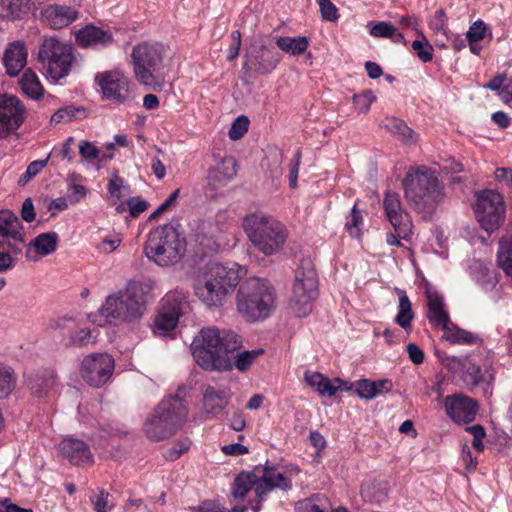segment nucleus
Returning <instances> with one entry per match:
<instances>
[{
    "instance_id": "obj_57",
    "label": "nucleus",
    "mask_w": 512,
    "mask_h": 512,
    "mask_svg": "<svg viewBox=\"0 0 512 512\" xmlns=\"http://www.w3.org/2000/svg\"><path fill=\"white\" fill-rule=\"evenodd\" d=\"M190 447V442L185 440L176 441L173 446L165 453V457L169 460L178 459L184 452H186Z\"/></svg>"
},
{
    "instance_id": "obj_45",
    "label": "nucleus",
    "mask_w": 512,
    "mask_h": 512,
    "mask_svg": "<svg viewBox=\"0 0 512 512\" xmlns=\"http://www.w3.org/2000/svg\"><path fill=\"white\" fill-rule=\"evenodd\" d=\"M363 224V215L360 210L357 209V203L353 206L350 215L347 217L345 227L348 233L359 239L362 235L361 225Z\"/></svg>"
},
{
    "instance_id": "obj_59",
    "label": "nucleus",
    "mask_w": 512,
    "mask_h": 512,
    "mask_svg": "<svg viewBox=\"0 0 512 512\" xmlns=\"http://www.w3.org/2000/svg\"><path fill=\"white\" fill-rule=\"evenodd\" d=\"M388 127L391 132L401 135L404 139H410L412 137L413 130L400 119H392Z\"/></svg>"
},
{
    "instance_id": "obj_14",
    "label": "nucleus",
    "mask_w": 512,
    "mask_h": 512,
    "mask_svg": "<svg viewBox=\"0 0 512 512\" xmlns=\"http://www.w3.org/2000/svg\"><path fill=\"white\" fill-rule=\"evenodd\" d=\"M256 471L259 475V482L256 486L258 502L251 505L254 512H258L261 509V502L264 501L274 489L283 491L292 489L291 477L278 466L258 465L256 466Z\"/></svg>"
},
{
    "instance_id": "obj_36",
    "label": "nucleus",
    "mask_w": 512,
    "mask_h": 512,
    "mask_svg": "<svg viewBox=\"0 0 512 512\" xmlns=\"http://www.w3.org/2000/svg\"><path fill=\"white\" fill-rule=\"evenodd\" d=\"M236 173L235 159L232 157L225 158L219 167L209 170L208 180L210 182H217L218 185H224L230 181Z\"/></svg>"
},
{
    "instance_id": "obj_61",
    "label": "nucleus",
    "mask_w": 512,
    "mask_h": 512,
    "mask_svg": "<svg viewBox=\"0 0 512 512\" xmlns=\"http://www.w3.org/2000/svg\"><path fill=\"white\" fill-rule=\"evenodd\" d=\"M74 326H75V321L72 318H66V317L52 319L49 322V328L52 330L71 331Z\"/></svg>"
},
{
    "instance_id": "obj_18",
    "label": "nucleus",
    "mask_w": 512,
    "mask_h": 512,
    "mask_svg": "<svg viewBox=\"0 0 512 512\" xmlns=\"http://www.w3.org/2000/svg\"><path fill=\"white\" fill-rule=\"evenodd\" d=\"M242 69L249 76L254 73L257 75H268L272 73L281 61V55L266 45L254 47L244 54Z\"/></svg>"
},
{
    "instance_id": "obj_42",
    "label": "nucleus",
    "mask_w": 512,
    "mask_h": 512,
    "mask_svg": "<svg viewBox=\"0 0 512 512\" xmlns=\"http://www.w3.org/2000/svg\"><path fill=\"white\" fill-rule=\"evenodd\" d=\"M85 110L82 107L69 105L58 109L51 117V123L58 124L61 122H70L80 119L84 115Z\"/></svg>"
},
{
    "instance_id": "obj_52",
    "label": "nucleus",
    "mask_w": 512,
    "mask_h": 512,
    "mask_svg": "<svg viewBox=\"0 0 512 512\" xmlns=\"http://www.w3.org/2000/svg\"><path fill=\"white\" fill-rule=\"evenodd\" d=\"M7 239L8 240L6 242L5 251L10 253L13 257L21 254L25 246L24 237L21 233V230L15 234L10 235L9 237H7Z\"/></svg>"
},
{
    "instance_id": "obj_56",
    "label": "nucleus",
    "mask_w": 512,
    "mask_h": 512,
    "mask_svg": "<svg viewBox=\"0 0 512 512\" xmlns=\"http://www.w3.org/2000/svg\"><path fill=\"white\" fill-rule=\"evenodd\" d=\"M467 430L472 434L473 441L472 446L477 452H482L484 450L483 438L486 435L485 429L479 425H473L468 427Z\"/></svg>"
},
{
    "instance_id": "obj_5",
    "label": "nucleus",
    "mask_w": 512,
    "mask_h": 512,
    "mask_svg": "<svg viewBox=\"0 0 512 512\" xmlns=\"http://www.w3.org/2000/svg\"><path fill=\"white\" fill-rule=\"evenodd\" d=\"M179 388L176 395L165 397L154 409L144 424L146 436L153 441H161L174 435L184 424L188 407Z\"/></svg>"
},
{
    "instance_id": "obj_40",
    "label": "nucleus",
    "mask_w": 512,
    "mask_h": 512,
    "mask_svg": "<svg viewBox=\"0 0 512 512\" xmlns=\"http://www.w3.org/2000/svg\"><path fill=\"white\" fill-rule=\"evenodd\" d=\"M17 383V376L14 370L0 363V400L8 398L14 391Z\"/></svg>"
},
{
    "instance_id": "obj_2",
    "label": "nucleus",
    "mask_w": 512,
    "mask_h": 512,
    "mask_svg": "<svg viewBox=\"0 0 512 512\" xmlns=\"http://www.w3.org/2000/svg\"><path fill=\"white\" fill-rule=\"evenodd\" d=\"M402 185L407 201L417 212L433 213L445 197L437 171L426 165L409 167Z\"/></svg>"
},
{
    "instance_id": "obj_21",
    "label": "nucleus",
    "mask_w": 512,
    "mask_h": 512,
    "mask_svg": "<svg viewBox=\"0 0 512 512\" xmlns=\"http://www.w3.org/2000/svg\"><path fill=\"white\" fill-rule=\"evenodd\" d=\"M444 408L452 421L467 424L474 421L479 405L469 396L454 393L444 398Z\"/></svg>"
},
{
    "instance_id": "obj_32",
    "label": "nucleus",
    "mask_w": 512,
    "mask_h": 512,
    "mask_svg": "<svg viewBox=\"0 0 512 512\" xmlns=\"http://www.w3.org/2000/svg\"><path fill=\"white\" fill-rule=\"evenodd\" d=\"M259 482V475L256 466L253 471H242L239 473L232 484L231 495L234 498H243L252 488L256 492V486Z\"/></svg>"
},
{
    "instance_id": "obj_24",
    "label": "nucleus",
    "mask_w": 512,
    "mask_h": 512,
    "mask_svg": "<svg viewBox=\"0 0 512 512\" xmlns=\"http://www.w3.org/2000/svg\"><path fill=\"white\" fill-rule=\"evenodd\" d=\"M60 452L73 465L85 466L94 462L89 445L79 439H63L60 443Z\"/></svg>"
},
{
    "instance_id": "obj_29",
    "label": "nucleus",
    "mask_w": 512,
    "mask_h": 512,
    "mask_svg": "<svg viewBox=\"0 0 512 512\" xmlns=\"http://www.w3.org/2000/svg\"><path fill=\"white\" fill-rule=\"evenodd\" d=\"M55 384V374L52 370H42L30 374L27 386L31 393L38 398L44 397Z\"/></svg>"
},
{
    "instance_id": "obj_38",
    "label": "nucleus",
    "mask_w": 512,
    "mask_h": 512,
    "mask_svg": "<svg viewBox=\"0 0 512 512\" xmlns=\"http://www.w3.org/2000/svg\"><path fill=\"white\" fill-rule=\"evenodd\" d=\"M295 510L296 512H332L328 499L322 495H313L298 501Z\"/></svg>"
},
{
    "instance_id": "obj_9",
    "label": "nucleus",
    "mask_w": 512,
    "mask_h": 512,
    "mask_svg": "<svg viewBox=\"0 0 512 512\" xmlns=\"http://www.w3.org/2000/svg\"><path fill=\"white\" fill-rule=\"evenodd\" d=\"M75 61L73 46L57 37H45L39 45L37 62L42 72L54 81L67 77Z\"/></svg>"
},
{
    "instance_id": "obj_31",
    "label": "nucleus",
    "mask_w": 512,
    "mask_h": 512,
    "mask_svg": "<svg viewBox=\"0 0 512 512\" xmlns=\"http://www.w3.org/2000/svg\"><path fill=\"white\" fill-rule=\"evenodd\" d=\"M304 380L308 386L316 388L321 396L332 397L339 390V387L334 384V379L330 380L320 372L306 371Z\"/></svg>"
},
{
    "instance_id": "obj_10",
    "label": "nucleus",
    "mask_w": 512,
    "mask_h": 512,
    "mask_svg": "<svg viewBox=\"0 0 512 512\" xmlns=\"http://www.w3.org/2000/svg\"><path fill=\"white\" fill-rule=\"evenodd\" d=\"M318 296V277L310 261H302L295 271L290 298V308L297 317H305L312 311V301Z\"/></svg>"
},
{
    "instance_id": "obj_6",
    "label": "nucleus",
    "mask_w": 512,
    "mask_h": 512,
    "mask_svg": "<svg viewBox=\"0 0 512 512\" xmlns=\"http://www.w3.org/2000/svg\"><path fill=\"white\" fill-rule=\"evenodd\" d=\"M275 307V291L267 279L250 277L241 283L237 293V310L248 322L270 316Z\"/></svg>"
},
{
    "instance_id": "obj_41",
    "label": "nucleus",
    "mask_w": 512,
    "mask_h": 512,
    "mask_svg": "<svg viewBox=\"0 0 512 512\" xmlns=\"http://www.w3.org/2000/svg\"><path fill=\"white\" fill-rule=\"evenodd\" d=\"M22 228L19 218L12 211H0V236L7 238L22 230Z\"/></svg>"
},
{
    "instance_id": "obj_30",
    "label": "nucleus",
    "mask_w": 512,
    "mask_h": 512,
    "mask_svg": "<svg viewBox=\"0 0 512 512\" xmlns=\"http://www.w3.org/2000/svg\"><path fill=\"white\" fill-rule=\"evenodd\" d=\"M442 339L453 345H474L482 341L479 335L460 328L454 322L443 330Z\"/></svg>"
},
{
    "instance_id": "obj_8",
    "label": "nucleus",
    "mask_w": 512,
    "mask_h": 512,
    "mask_svg": "<svg viewBox=\"0 0 512 512\" xmlns=\"http://www.w3.org/2000/svg\"><path fill=\"white\" fill-rule=\"evenodd\" d=\"M239 272L234 267L220 263L212 264L202 279L194 286L196 296L207 306L219 307L226 296L238 285Z\"/></svg>"
},
{
    "instance_id": "obj_35",
    "label": "nucleus",
    "mask_w": 512,
    "mask_h": 512,
    "mask_svg": "<svg viewBox=\"0 0 512 512\" xmlns=\"http://www.w3.org/2000/svg\"><path fill=\"white\" fill-rule=\"evenodd\" d=\"M19 85L22 92L31 99H39L44 94V88L32 69H26L22 74Z\"/></svg>"
},
{
    "instance_id": "obj_28",
    "label": "nucleus",
    "mask_w": 512,
    "mask_h": 512,
    "mask_svg": "<svg viewBox=\"0 0 512 512\" xmlns=\"http://www.w3.org/2000/svg\"><path fill=\"white\" fill-rule=\"evenodd\" d=\"M34 6V0H0L1 18L17 21L27 16Z\"/></svg>"
},
{
    "instance_id": "obj_16",
    "label": "nucleus",
    "mask_w": 512,
    "mask_h": 512,
    "mask_svg": "<svg viewBox=\"0 0 512 512\" xmlns=\"http://www.w3.org/2000/svg\"><path fill=\"white\" fill-rule=\"evenodd\" d=\"M114 359L107 353L87 355L81 363V376L84 381L95 388L105 385L114 372Z\"/></svg>"
},
{
    "instance_id": "obj_63",
    "label": "nucleus",
    "mask_w": 512,
    "mask_h": 512,
    "mask_svg": "<svg viewBox=\"0 0 512 512\" xmlns=\"http://www.w3.org/2000/svg\"><path fill=\"white\" fill-rule=\"evenodd\" d=\"M21 217L24 221L30 223L35 217V209L31 198H26L22 204Z\"/></svg>"
},
{
    "instance_id": "obj_22",
    "label": "nucleus",
    "mask_w": 512,
    "mask_h": 512,
    "mask_svg": "<svg viewBox=\"0 0 512 512\" xmlns=\"http://www.w3.org/2000/svg\"><path fill=\"white\" fill-rule=\"evenodd\" d=\"M427 314L429 324L439 330L451 325L450 314L446 308L443 296L432 287L426 288Z\"/></svg>"
},
{
    "instance_id": "obj_51",
    "label": "nucleus",
    "mask_w": 512,
    "mask_h": 512,
    "mask_svg": "<svg viewBox=\"0 0 512 512\" xmlns=\"http://www.w3.org/2000/svg\"><path fill=\"white\" fill-rule=\"evenodd\" d=\"M395 26L386 21L376 22L371 25L369 33L375 38H389L394 34Z\"/></svg>"
},
{
    "instance_id": "obj_55",
    "label": "nucleus",
    "mask_w": 512,
    "mask_h": 512,
    "mask_svg": "<svg viewBox=\"0 0 512 512\" xmlns=\"http://www.w3.org/2000/svg\"><path fill=\"white\" fill-rule=\"evenodd\" d=\"M79 154L87 161H93L100 157V150L91 142L82 140L79 144Z\"/></svg>"
},
{
    "instance_id": "obj_17",
    "label": "nucleus",
    "mask_w": 512,
    "mask_h": 512,
    "mask_svg": "<svg viewBox=\"0 0 512 512\" xmlns=\"http://www.w3.org/2000/svg\"><path fill=\"white\" fill-rule=\"evenodd\" d=\"M26 118V109L14 95L0 94V139L15 134Z\"/></svg>"
},
{
    "instance_id": "obj_58",
    "label": "nucleus",
    "mask_w": 512,
    "mask_h": 512,
    "mask_svg": "<svg viewBox=\"0 0 512 512\" xmlns=\"http://www.w3.org/2000/svg\"><path fill=\"white\" fill-rule=\"evenodd\" d=\"M241 38H242V36H241V32L239 30H235L231 33L232 42L228 49V54H227L228 61H230V62L234 61L238 57L240 49H241V43H242Z\"/></svg>"
},
{
    "instance_id": "obj_64",
    "label": "nucleus",
    "mask_w": 512,
    "mask_h": 512,
    "mask_svg": "<svg viewBox=\"0 0 512 512\" xmlns=\"http://www.w3.org/2000/svg\"><path fill=\"white\" fill-rule=\"evenodd\" d=\"M495 174V179L508 186V187H512V169L511 168H504V167H501V168H497L494 172Z\"/></svg>"
},
{
    "instance_id": "obj_47",
    "label": "nucleus",
    "mask_w": 512,
    "mask_h": 512,
    "mask_svg": "<svg viewBox=\"0 0 512 512\" xmlns=\"http://www.w3.org/2000/svg\"><path fill=\"white\" fill-rule=\"evenodd\" d=\"M412 49L423 63L430 62L433 59L434 49L427 40H414L412 42Z\"/></svg>"
},
{
    "instance_id": "obj_20",
    "label": "nucleus",
    "mask_w": 512,
    "mask_h": 512,
    "mask_svg": "<svg viewBox=\"0 0 512 512\" xmlns=\"http://www.w3.org/2000/svg\"><path fill=\"white\" fill-rule=\"evenodd\" d=\"M383 207L386 217L398 236L408 240L412 234V223L409 215L402 208L399 194L387 191L383 200Z\"/></svg>"
},
{
    "instance_id": "obj_48",
    "label": "nucleus",
    "mask_w": 512,
    "mask_h": 512,
    "mask_svg": "<svg viewBox=\"0 0 512 512\" xmlns=\"http://www.w3.org/2000/svg\"><path fill=\"white\" fill-rule=\"evenodd\" d=\"M376 100L374 93L371 90H366L362 93L355 94L353 97V104L358 112L366 113L370 109L371 104Z\"/></svg>"
},
{
    "instance_id": "obj_46",
    "label": "nucleus",
    "mask_w": 512,
    "mask_h": 512,
    "mask_svg": "<svg viewBox=\"0 0 512 512\" xmlns=\"http://www.w3.org/2000/svg\"><path fill=\"white\" fill-rule=\"evenodd\" d=\"M126 188L124 179L119 175L118 170H113L107 185L109 195L115 200H119L124 196L122 191Z\"/></svg>"
},
{
    "instance_id": "obj_34",
    "label": "nucleus",
    "mask_w": 512,
    "mask_h": 512,
    "mask_svg": "<svg viewBox=\"0 0 512 512\" xmlns=\"http://www.w3.org/2000/svg\"><path fill=\"white\" fill-rule=\"evenodd\" d=\"M276 45L287 54L300 56L307 51L310 41L306 36H279L276 38Z\"/></svg>"
},
{
    "instance_id": "obj_44",
    "label": "nucleus",
    "mask_w": 512,
    "mask_h": 512,
    "mask_svg": "<svg viewBox=\"0 0 512 512\" xmlns=\"http://www.w3.org/2000/svg\"><path fill=\"white\" fill-rule=\"evenodd\" d=\"M91 342H93V336L91 330L87 328L73 331L67 339H62V343L65 347H84Z\"/></svg>"
},
{
    "instance_id": "obj_39",
    "label": "nucleus",
    "mask_w": 512,
    "mask_h": 512,
    "mask_svg": "<svg viewBox=\"0 0 512 512\" xmlns=\"http://www.w3.org/2000/svg\"><path fill=\"white\" fill-rule=\"evenodd\" d=\"M58 234L56 232L41 233L31 242L37 254L46 256L57 248Z\"/></svg>"
},
{
    "instance_id": "obj_15",
    "label": "nucleus",
    "mask_w": 512,
    "mask_h": 512,
    "mask_svg": "<svg viewBox=\"0 0 512 512\" xmlns=\"http://www.w3.org/2000/svg\"><path fill=\"white\" fill-rule=\"evenodd\" d=\"M187 306L185 296L179 293H168L161 301L158 314L154 319L153 332L159 336H165L173 331L179 317Z\"/></svg>"
},
{
    "instance_id": "obj_19",
    "label": "nucleus",
    "mask_w": 512,
    "mask_h": 512,
    "mask_svg": "<svg viewBox=\"0 0 512 512\" xmlns=\"http://www.w3.org/2000/svg\"><path fill=\"white\" fill-rule=\"evenodd\" d=\"M96 83L101 87L106 98L125 103L131 100L130 80L119 71H106L95 76Z\"/></svg>"
},
{
    "instance_id": "obj_4",
    "label": "nucleus",
    "mask_w": 512,
    "mask_h": 512,
    "mask_svg": "<svg viewBox=\"0 0 512 512\" xmlns=\"http://www.w3.org/2000/svg\"><path fill=\"white\" fill-rule=\"evenodd\" d=\"M151 285L141 281H130L124 290L109 295L100 308V314L108 322L113 320L134 322L139 320L145 310L146 295Z\"/></svg>"
},
{
    "instance_id": "obj_1",
    "label": "nucleus",
    "mask_w": 512,
    "mask_h": 512,
    "mask_svg": "<svg viewBox=\"0 0 512 512\" xmlns=\"http://www.w3.org/2000/svg\"><path fill=\"white\" fill-rule=\"evenodd\" d=\"M242 345L241 337L232 330L209 327L202 329L192 343V355L196 363L208 371H230L235 367L240 372L247 371L263 349L246 350L237 353L234 362L231 354Z\"/></svg>"
},
{
    "instance_id": "obj_26",
    "label": "nucleus",
    "mask_w": 512,
    "mask_h": 512,
    "mask_svg": "<svg viewBox=\"0 0 512 512\" xmlns=\"http://www.w3.org/2000/svg\"><path fill=\"white\" fill-rule=\"evenodd\" d=\"M28 58V49L21 40H16L8 44L3 55V64L6 73L10 77L17 76L26 66Z\"/></svg>"
},
{
    "instance_id": "obj_25",
    "label": "nucleus",
    "mask_w": 512,
    "mask_h": 512,
    "mask_svg": "<svg viewBox=\"0 0 512 512\" xmlns=\"http://www.w3.org/2000/svg\"><path fill=\"white\" fill-rule=\"evenodd\" d=\"M41 15L52 29H62L77 20L79 12L70 6L50 4L42 10Z\"/></svg>"
},
{
    "instance_id": "obj_13",
    "label": "nucleus",
    "mask_w": 512,
    "mask_h": 512,
    "mask_svg": "<svg viewBox=\"0 0 512 512\" xmlns=\"http://www.w3.org/2000/svg\"><path fill=\"white\" fill-rule=\"evenodd\" d=\"M439 361L445 369L458 378L468 389H473L481 383L486 382L490 385L494 380L492 374L488 378L482 373L481 366L476 363L471 356H450L445 353L437 354Z\"/></svg>"
},
{
    "instance_id": "obj_11",
    "label": "nucleus",
    "mask_w": 512,
    "mask_h": 512,
    "mask_svg": "<svg viewBox=\"0 0 512 512\" xmlns=\"http://www.w3.org/2000/svg\"><path fill=\"white\" fill-rule=\"evenodd\" d=\"M164 46L142 42L134 46L131 54L134 74L139 83L152 86L156 82L157 73L163 64Z\"/></svg>"
},
{
    "instance_id": "obj_60",
    "label": "nucleus",
    "mask_w": 512,
    "mask_h": 512,
    "mask_svg": "<svg viewBox=\"0 0 512 512\" xmlns=\"http://www.w3.org/2000/svg\"><path fill=\"white\" fill-rule=\"evenodd\" d=\"M130 215L134 218L140 216L141 213L147 210L148 202L141 199L140 197H133L127 201Z\"/></svg>"
},
{
    "instance_id": "obj_23",
    "label": "nucleus",
    "mask_w": 512,
    "mask_h": 512,
    "mask_svg": "<svg viewBox=\"0 0 512 512\" xmlns=\"http://www.w3.org/2000/svg\"><path fill=\"white\" fill-rule=\"evenodd\" d=\"M75 41L81 48L102 49L114 42L112 33L93 24H88L74 32Z\"/></svg>"
},
{
    "instance_id": "obj_33",
    "label": "nucleus",
    "mask_w": 512,
    "mask_h": 512,
    "mask_svg": "<svg viewBox=\"0 0 512 512\" xmlns=\"http://www.w3.org/2000/svg\"><path fill=\"white\" fill-rule=\"evenodd\" d=\"M396 292L399 296V304L395 322L404 330H409L415 317L412 303L404 290L397 288Z\"/></svg>"
},
{
    "instance_id": "obj_54",
    "label": "nucleus",
    "mask_w": 512,
    "mask_h": 512,
    "mask_svg": "<svg viewBox=\"0 0 512 512\" xmlns=\"http://www.w3.org/2000/svg\"><path fill=\"white\" fill-rule=\"evenodd\" d=\"M486 26L482 20L474 22L466 33V39L468 42H478L485 37Z\"/></svg>"
},
{
    "instance_id": "obj_50",
    "label": "nucleus",
    "mask_w": 512,
    "mask_h": 512,
    "mask_svg": "<svg viewBox=\"0 0 512 512\" xmlns=\"http://www.w3.org/2000/svg\"><path fill=\"white\" fill-rule=\"evenodd\" d=\"M355 393L364 399H373L376 397L375 384L372 380L362 379L354 382Z\"/></svg>"
},
{
    "instance_id": "obj_62",
    "label": "nucleus",
    "mask_w": 512,
    "mask_h": 512,
    "mask_svg": "<svg viewBox=\"0 0 512 512\" xmlns=\"http://www.w3.org/2000/svg\"><path fill=\"white\" fill-rule=\"evenodd\" d=\"M407 353L411 362L416 365H420L424 361V352L423 350L416 345L415 343H409L407 345Z\"/></svg>"
},
{
    "instance_id": "obj_7",
    "label": "nucleus",
    "mask_w": 512,
    "mask_h": 512,
    "mask_svg": "<svg viewBox=\"0 0 512 512\" xmlns=\"http://www.w3.org/2000/svg\"><path fill=\"white\" fill-rule=\"evenodd\" d=\"M185 252V237L170 223L151 230L144 246L148 259L161 267L178 263Z\"/></svg>"
},
{
    "instance_id": "obj_3",
    "label": "nucleus",
    "mask_w": 512,
    "mask_h": 512,
    "mask_svg": "<svg viewBox=\"0 0 512 512\" xmlns=\"http://www.w3.org/2000/svg\"><path fill=\"white\" fill-rule=\"evenodd\" d=\"M242 227L253 246L266 256L280 252L289 235L283 222L262 211L247 214Z\"/></svg>"
},
{
    "instance_id": "obj_37",
    "label": "nucleus",
    "mask_w": 512,
    "mask_h": 512,
    "mask_svg": "<svg viewBox=\"0 0 512 512\" xmlns=\"http://www.w3.org/2000/svg\"><path fill=\"white\" fill-rule=\"evenodd\" d=\"M497 261L498 266L512 279V234L500 240Z\"/></svg>"
},
{
    "instance_id": "obj_43",
    "label": "nucleus",
    "mask_w": 512,
    "mask_h": 512,
    "mask_svg": "<svg viewBox=\"0 0 512 512\" xmlns=\"http://www.w3.org/2000/svg\"><path fill=\"white\" fill-rule=\"evenodd\" d=\"M90 502L95 512H110L115 507L110 493L104 489H99L96 494L91 495Z\"/></svg>"
},
{
    "instance_id": "obj_49",
    "label": "nucleus",
    "mask_w": 512,
    "mask_h": 512,
    "mask_svg": "<svg viewBox=\"0 0 512 512\" xmlns=\"http://www.w3.org/2000/svg\"><path fill=\"white\" fill-rule=\"evenodd\" d=\"M249 128V119L241 115L236 118V120L232 123L231 128L229 129V138L231 140L241 139Z\"/></svg>"
},
{
    "instance_id": "obj_12",
    "label": "nucleus",
    "mask_w": 512,
    "mask_h": 512,
    "mask_svg": "<svg viewBox=\"0 0 512 512\" xmlns=\"http://www.w3.org/2000/svg\"><path fill=\"white\" fill-rule=\"evenodd\" d=\"M474 213L481 228L488 234L504 223L506 205L503 196L495 190L484 189L475 194Z\"/></svg>"
},
{
    "instance_id": "obj_27",
    "label": "nucleus",
    "mask_w": 512,
    "mask_h": 512,
    "mask_svg": "<svg viewBox=\"0 0 512 512\" xmlns=\"http://www.w3.org/2000/svg\"><path fill=\"white\" fill-rule=\"evenodd\" d=\"M231 394L228 389L207 386L203 392V413L209 416L219 415L228 405Z\"/></svg>"
},
{
    "instance_id": "obj_53",
    "label": "nucleus",
    "mask_w": 512,
    "mask_h": 512,
    "mask_svg": "<svg viewBox=\"0 0 512 512\" xmlns=\"http://www.w3.org/2000/svg\"><path fill=\"white\" fill-rule=\"evenodd\" d=\"M323 20L336 22L339 18L338 9L330 0H318Z\"/></svg>"
}]
</instances>
